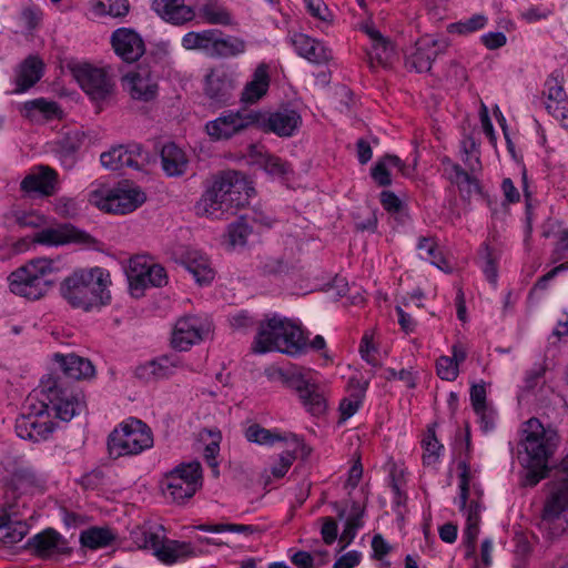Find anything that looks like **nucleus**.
<instances>
[{
	"label": "nucleus",
	"instance_id": "f257e3e1",
	"mask_svg": "<svg viewBox=\"0 0 568 568\" xmlns=\"http://www.w3.org/2000/svg\"><path fill=\"white\" fill-rule=\"evenodd\" d=\"M253 193L254 187L250 185L242 173L223 172L214 179L212 185L196 202V214L217 217L223 213H234L248 203Z\"/></svg>",
	"mask_w": 568,
	"mask_h": 568
},
{
	"label": "nucleus",
	"instance_id": "f03ea898",
	"mask_svg": "<svg viewBox=\"0 0 568 568\" xmlns=\"http://www.w3.org/2000/svg\"><path fill=\"white\" fill-rule=\"evenodd\" d=\"M110 274L106 270L99 266L80 268L63 280L60 292L73 308L91 312L110 303Z\"/></svg>",
	"mask_w": 568,
	"mask_h": 568
},
{
	"label": "nucleus",
	"instance_id": "7ed1b4c3",
	"mask_svg": "<svg viewBox=\"0 0 568 568\" xmlns=\"http://www.w3.org/2000/svg\"><path fill=\"white\" fill-rule=\"evenodd\" d=\"M307 338L302 328L290 318L273 314L258 326L252 348L255 353L280 352L297 356L305 352Z\"/></svg>",
	"mask_w": 568,
	"mask_h": 568
},
{
	"label": "nucleus",
	"instance_id": "20e7f679",
	"mask_svg": "<svg viewBox=\"0 0 568 568\" xmlns=\"http://www.w3.org/2000/svg\"><path fill=\"white\" fill-rule=\"evenodd\" d=\"M24 535H2L0 551L3 557L16 556L28 551L42 560L58 559L72 552L71 540L63 535H33L21 544Z\"/></svg>",
	"mask_w": 568,
	"mask_h": 568
},
{
	"label": "nucleus",
	"instance_id": "39448f33",
	"mask_svg": "<svg viewBox=\"0 0 568 568\" xmlns=\"http://www.w3.org/2000/svg\"><path fill=\"white\" fill-rule=\"evenodd\" d=\"M55 272L54 261L47 257L31 260L9 275V288L16 295L39 300L49 291L52 284L49 276Z\"/></svg>",
	"mask_w": 568,
	"mask_h": 568
},
{
	"label": "nucleus",
	"instance_id": "423d86ee",
	"mask_svg": "<svg viewBox=\"0 0 568 568\" xmlns=\"http://www.w3.org/2000/svg\"><path fill=\"white\" fill-rule=\"evenodd\" d=\"M34 397L49 416L62 422H70L85 407L83 394L58 379L42 382Z\"/></svg>",
	"mask_w": 568,
	"mask_h": 568
},
{
	"label": "nucleus",
	"instance_id": "0eeeda50",
	"mask_svg": "<svg viewBox=\"0 0 568 568\" xmlns=\"http://www.w3.org/2000/svg\"><path fill=\"white\" fill-rule=\"evenodd\" d=\"M558 445L555 429L544 427L537 418H530L524 428L518 459L523 467H546Z\"/></svg>",
	"mask_w": 568,
	"mask_h": 568
},
{
	"label": "nucleus",
	"instance_id": "6e6552de",
	"mask_svg": "<svg viewBox=\"0 0 568 568\" xmlns=\"http://www.w3.org/2000/svg\"><path fill=\"white\" fill-rule=\"evenodd\" d=\"M153 444L151 428L134 417L120 423L108 436V450L113 458L140 455Z\"/></svg>",
	"mask_w": 568,
	"mask_h": 568
},
{
	"label": "nucleus",
	"instance_id": "1a4fd4ad",
	"mask_svg": "<svg viewBox=\"0 0 568 568\" xmlns=\"http://www.w3.org/2000/svg\"><path fill=\"white\" fill-rule=\"evenodd\" d=\"M145 200L144 192L128 181L120 182L114 186H101L90 194L91 203L105 212L115 214L131 213Z\"/></svg>",
	"mask_w": 568,
	"mask_h": 568
},
{
	"label": "nucleus",
	"instance_id": "9d476101",
	"mask_svg": "<svg viewBox=\"0 0 568 568\" xmlns=\"http://www.w3.org/2000/svg\"><path fill=\"white\" fill-rule=\"evenodd\" d=\"M283 384L294 390L307 413L321 416L326 412L327 400L324 390L311 377L310 372L293 368L280 372Z\"/></svg>",
	"mask_w": 568,
	"mask_h": 568
},
{
	"label": "nucleus",
	"instance_id": "9b49d317",
	"mask_svg": "<svg viewBox=\"0 0 568 568\" xmlns=\"http://www.w3.org/2000/svg\"><path fill=\"white\" fill-rule=\"evenodd\" d=\"M202 468L196 460L176 466L165 475L161 483L162 491L168 499L182 503L191 498L201 486Z\"/></svg>",
	"mask_w": 568,
	"mask_h": 568
},
{
	"label": "nucleus",
	"instance_id": "f8f14e48",
	"mask_svg": "<svg viewBox=\"0 0 568 568\" xmlns=\"http://www.w3.org/2000/svg\"><path fill=\"white\" fill-rule=\"evenodd\" d=\"M135 547H129L130 550H152V554L163 564L172 565L179 559L196 556L201 552L191 542L173 540L165 535H136Z\"/></svg>",
	"mask_w": 568,
	"mask_h": 568
},
{
	"label": "nucleus",
	"instance_id": "ddd939ff",
	"mask_svg": "<svg viewBox=\"0 0 568 568\" xmlns=\"http://www.w3.org/2000/svg\"><path fill=\"white\" fill-rule=\"evenodd\" d=\"M263 113L258 111H224L219 118L205 124L206 133L213 140H229L245 129L260 123Z\"/></svg>",
	"mask_w": 568,
	"mask_h": 568
},
{
	"label": "nucleus",
	"instance_id": "4468645a",
	"mask_svg": "<svg viewBox=\"0 0 568 568\" xmlns=\"http://www.w3.org/2000/svg\"><path fill=\"white\" fill-rule=\"evenodd\" d=\"M72 72L80 88L93 102H104L112 97L115 84L104 69L82 63L77 64Z\"/></svg>",
	"mask_w": 568,
	"mask_h": 568
},
{
	"label": "nucleus",
	"instance_id": "2eb2a0df",
	"mask_svg": "<svg viewBox=\"0 0 568 568\" xmlns=\"http://www.w3.org/2000/svg\"><path fill=\"white\" fill-rule=\"evenodd\" d=\"M33 399L34 396L28 398L30 412L18 419L16 432L23 439L41 442L54 432L55 424L51 419L52 416L47 414V409L42 408L38 400L33 403Z\"/></svg>",
	"mask_w": 568,
	"mask_h": 568
},
{
	"label": "nucleus",
	"instance_id": "dca6fc26",
	"mask_svg": "<svg viewBox=\"0 0 568 568\" xmlns=\"http://www.w3.org/2000/svg\"><path fill=\"white\" fill-rule=\"evenodd\" d=\"M122 88L130 98L138 102L150 103L159 95L158 77L151 68L140 64L128 71L121 79Z\"/></svg>",
	"mask_w": 568,
	"mask_h": 568
},
{
	"label": "nucleus",
	"instance_id": "f3484780",
	"mask_svg": "<svg viewBox=\"0 0 568 568\" xmlns=\"http://www.w3.org/2000/svg\"><path fill=\"white\" fill-rule=\"evenodd\" d=\"M211 332V322L200 315L180 317L173 328L171 345L180 352L189 351L201 343Z\"/></svg>",
	"mask_w": 568,
	"mask_h": 568
},
{
	"label": "nucleus",
	"instance_id": "a211bd4d",
	"mask_svg": "<svg viewBox=\"0 0 568 568\" xmlns=\"http://www.w3.org/2000/svg\"><path fill=\"white\" fill-rule=\"evenodd\" d=\"M237 87V75L227 67L211 69L204 79V94L214 104L224 105L233 98Z\"/></svg>",
	"mask_w": 568,
	"mask_h": 568
},
{
	"label": "nucleus",
	"instance_id": "6ab92c4d",
	"mask_svg": "<svg viewBox=\"0 0 568 568\" xmlns=\"http://www.w3.org/2000/svg\"><path fill=\"white\" fill-rule=\"evenodd\" d=\"M128 278L133 291L148 286L161 287L168 283L165 268L160 264L151 263L145 256H135L130 260Z\"/></svg>",
	"mask_w": 568,
	"mask_h": 568
},
{
	"label": "nucleus",
	"instance_id": "aec40b11",
	"mask_svg": "<svg viewBox=\"0 0 568 568\" xmlns=\"http://www.w3.org/2000/svg\"><path fill=\"white\" fill-rule=\"evenodd\" d=\"M100 161L105 169L111 171H120L125 168L141 171L148 163V153L140 144L118 145L103 152Z\"/></svg>",
	"mask_w": 568,
	"mask_h": 568
},
{
	"label": "nucleus",
	"instance_id": "412c9836",
	"mask_svg": "<svg viewBox=\"0 0 568 568\" xmlns=\"http://www.w3.org/2000/svg\"><path fill=\"white\" fill-rule=\"evenodd\" d=\"M114 53L124 62L133 63L145 52V43L141 34L132 28L115 29L110 38Z\"/></svg>",
	"mask_w": 568,
	"mask_h": 568
},
{
	"label": "nucleus",
	"instance_id": "4be33fe9",
	"mask_svg": "<svg viewBox=\"0 0 568 568\" xmlns=\"http://www.w3.org/2000/svg\"><path fill=\"white\" fill-rule=\"evenodd\" d=\"M548 487L541 523L552 524L561 518L568 523V479L551 481Z\"/></svg>",
	"mask_w": 568,
	"mask_h": 568
},
{
	"label": "nucleus",
	"instance_id": "5701e85b",
	"mask_svg": "<svg viewBox=\"0 0 568 568\" xmlns=\"http://www.w3.org/2000/svg\"><path fill=\"white\" fill-rule=\"evenodd\" d=\"M255 125L272 132L281 138L293 136L302 125L301 114L292 108H281L274 112L263 114V119Z\"/></svg>",
	"mask_w": 568,
	"mask_h": 568
},
{
	"label": "nucleus",
	"instance_id": "b1692460",
	"mask_svg": "<svg viewBox=\"0 0 568 568\" xmlns=\"http://www.w3.org/2000/svg\"><path fill=\"white\" fill-rule=\"evenodd\" d=\"M333 511L342 524V532H356L364 528L367 514L364 499H345L331 503Z\"/></svg>",
	"mask_w": 568,
	"mask_h": 568
},
{
	"label": "nucleus",
	"instance_id": "393cba45",
	"mask_svg": "<svg viewBox=\"0 0 568 568\" xmlns=\"http://www.w3.org/2000/svg\"><path fill=\"white\" fill-rule=\"evenodd\" d=\"M447 47L448 42L445 39L423 38L416 43V50L408 58L407 64L416 72H427L432 69V63L437 55Z\"/></svg>",
	"mask_w": 568,
	"mask_h": 568
},
{
	"label": "nucleus",
	"instance_id": "a878e982",
	"mask_svg": "<svg viewBox=\"0 0 568 568\" xmlns=\"http://www.w3.org/2000/svg\"><path fill=\"white\" fill-rule=\"evenodd\" d=\"M45 479L42 475L29 465H23L14 468L6 480L7 494L10 491L12 497L16 495H23L33 493L44 486Z\"/></svg>",
	"mask_w": 568,
	"mask_h": 568
},
{
	"label": "nucleus",
	"instance_id": "bb28decb",
	"mask_svg": "<svg viewBox=\"0 0 568 568\" xmlns=\"http://www.w3.org/2000/svg\"><path fill=\"white\" fill-rule=\"evenodd\" d=\"M442 165L444 168L445 178L458 187L464 200H470L474 195L481 193L479 181L459 164L453 162L449 158H444Z\"/></svg>",
	"mask_w": 568,
	"mask_h": 568
},
{
	"label": "nucleus",
	"instance_id": "cd10ccee",
	"mask_svg": "<svg viewBox=\"0 0 568 568\" xmlns=\"http://www.w3.org/2000/svg\"><path fill=\"white\" fill-rule=\"evenodd\" d=\"M181 366L176 355H163L141 364L135 369V376L144 382H154L172 376Z\"/></svg>",
	"mask_w": 568,
	"mask_h": 568
},
{
	"label": "nucleus",
	"instance_id": "c85d7f7f",
	"mask_svg": "<svg viewBox=\"0 0 568 568\" xmlns=\"http://www.w3.org/2000/svg\"><path fill=\"white\" fill-rule=\"evenodd\" d=\"M153 10L165 22L183 26L196 17L195 9L185 0H153Z\"/></svg>",
	"mask_w": 568,
	"mask_h": 568
},
{
	"label": "nucleus",
	"instance_id": "c756f323",
	"mask_svg": "<svg viewBox=\"0 0 568 568\" xmlns=\"http://www.w3.org/2000/svg\"><path fill=\"white\" fill-rule=\"evenodd\" d=\"M244 435L247 442L262 446H273L276 443L285 442L290 446L301 447L303 450L306 448L295 434H283L277 429H267L258 424L246 427Z\"/></svg>",
	"mask_w": 568,
	"mask_h": 568
},
{
	"label": "nucleus",
	"instance_id": "7c9ffc66",
	"mask_svg": "<svg viewBox=\"0 0 568 568\" xmlns=\"http://www.w3.org/2000/svg\"><path fill=\"white\" fill-rule=\"evenodd\" d=\"M180 263L192 274L199 285L210 284L215 276L209 257L200 251H185L180 258Z\"/></svg>",
	"mask_w": 568,
	"mask_h": 568
},
{
	"label": "nucleus",
	"instance_id": "2f4dec72",
	"mask_svg": "<svg viewBox=\"0 0 568 568\" xmlns=\"http://www.w3.org/2000/svg\"><path fill=\"white\" fill-rule=\"evenodd\" d=\"M55 180L57 174L52 169L38 166L21 181L20 187L28 194L49 196L54 192Z\"/></svg>",
	"mask_w": 568,
	"mask_h": 568
},
{
	"label": "nucleus",
	"instance_id": "473e14b6",
	"mask_svg": "<svg viewBox=\"0 0 568 568\" xmlns=\"http://www.w3.org/2000/svg\"><path fill=\"white\" fill-rule=\"evenodd\" d=\"M292 44L298 55L313 63H326L332 59V50L322 41L313 39L304 33H296L292 37Z\"/></svg>",
	"mask_w": 568,
	"mask_h": 568
},
{
	"label": "nucleus",
	"instance_id": "72a5a7b5",
	"mask_svg": "<svg viewBox=\"0 0 568 568\" xmlns=\"http://www.w3.org/2000/svg\"><path fill=\"white\" fill-rule=\"evenodd\" d=\"M270 73L266 63H260L252 74V79L246 82L241 92V102L244 104H254L263 99L270 88Z\"/></svg>",
	"mask_w": 568,
	"mask_h": 568
},
{
	"label": "nucleus",
	"instance_id": "f704fd0d",
	"mask_svg": "<svg viewBox=\"0 0 568 568\" xmlns=\"http://www.w3.org/2000/svg\"><path fill=\"white\" fill-rule=\"evenodd\" d=\"M53 361L59 365L63 374L71 379H87L95 374L94 366L88 358L73 353L67 355L55 353Z\"/></svg>",
	"mask_w": 568,
	"mask_h": 568
},
{
	"label": "nucleus",
	"instance_id": "c9c22d12",
	"mask_svg": "<svg viewBox=\"0 0 568 568\" xmlns=\"http://www.w3.org/2000/svg\"><path fill=\"white\" fill-rule=\"evenodd\" d=\"M388 481L393 491V501L397 508H400L406 500V484H407V470L402 464L389 462L387 464ZM397 529H403L402 521L404 517L400 509H397Z\"/></svg>",
	"mask_w": 568,
	"mask_h": 568
},
{
	"label": "nucleus",
	"instance_id": "e433bc0d",
	"mask_svg": "<svg viewBox=\"0 0 568 568\" xmlns=\"http://www.w3.org/2000/svg\"><path fill=\"white\" fill-rule=\"evenodd\" d=\"M6 498L7 500L0 506V530L28 532L32 527L24 517L20 505L17 501L10 500L8 495Z\"/></svg>",
	"mask_w": 568,
	"mask_h": 568
},
{
	"label": "nucleus",
	"instance_id": "4c0bfd02",
	"mask_svg": "<svg viewBox=\"0 0 568 568\" xmlns=\"http://www.w3.org/2000/svg\"><path fill=\"white\" fill-rule=\"evenodd\" d=\"M216 37H220L219 29H206L202 31H190L182 37L181 44L185 50L199 51L207 58H213Z\"/></svg>",
	"mask_w": 568,
	"mask_h": 568
},
{
	"label": "nucleus",
	"instance_id": "58836bf2",
	"mask_svg": "<svg viewBox=\"0 0 568 568\" xmlns=\"http://www.w3.org/2000/svg\"><path fill=\"white\" fill-rule=\"evenodd\" d=\"M161 164L168 176L175 178L185 174L189 168V159L181 148L170 142L162 146Z\"/></svg>",
	"mask_w": 568,
	"mask_h": 568
},
{
	"label": "nucleus",
	"instance_id": "ea45409f",
	"mask_svg": "<svg viewBox=\"0 0 568 568\" xmlns=\"http://www.w3.org/2000/svg\"><path fill=\"white\" fill-rule=\"evenodd\" d=\"M78 230L71 224L44 227L34 234L33 241L48 246H59L78 241Z\"/></svg>",
	"mask_w": 568,
	"mask_h": 568
},
{
	"label": "nucleus",
	"instance_id": "a19ab883",
	"mask_svg": "<svg viewBox=\"0 0 568 568\" xmlns=\"http://www.w3.org/2000/svg\"><path fill=\"white\" fill-rule=\"evenodd\" d=\"M43 63L37 57L27 58L20 65L16 83V93H23L32 88L42 77Z\"/></svg>",
	"mask_w": 568,
	"mask_h": 568
},
{
	"label": "nucleus",
	"instance_id": "79ce46f5",
	"mask_svg": "<svg viewBox=\"0 0 568 568\" xmlns=\"http://www.w3.org/2000/svg\"><path fill=\"white\" fill-rule=\"evenodd\" d=\"M24 115L31 121H48L60 119L62 111L58 103L43 98L27 101L23 105Z\"/></svg>",
	"mask_w": 568,
	"mask_h": 568
},
{
	"label": "nucleus",
	"instance_id": "37998d69",
	"mask_svg": "<svg viewBox=\"0 0 568 568\" xmlns=\"http://www.w3.org/2000/svg\"><path fill=\"white\" fill-rule=\"evenodd\" d=\"M246 41L234 36H225L220 30V37H216L215 49L212 59L236 58L246 51Z\"/></svg>",
	"mask_w": 568,
	"mask_h": 568
},
{
	"label": "nucleus",
	"instance_id": "c03bdc74",
	"mask_svg": "<svg viewBox=\"0 0 568 568\" xmlns=\"http://www.w3.org/2000/svg\"><path fill=\"white\" fill-rule=\"evenodd\" d=\"M389 168H396L404 173L405 164L397 155L387 154L379 159L371 171L373 180L379 186H388L392 184Z\"/></svg>",
	"mask_w": 568,
	"mask_h": 568
},
{
	"label": "nucleus",
	"instance_id": "a18cd8bd",
	"mask_svg": "<svg viewBox=\"0 0 568 568\" xmlns=\"http://www.w3.org/2000/svg\"><path fill=\"white\" fill-rule=\"evenodd\" d=\"M199 17L210 24L230 26L233 21L231 12L215 0H206L199 8Z\"/></svg>",
	"mask_w": 568,
	"mask_h": 568
},
{
	"label": "nucleus",
	"instance_id": "49530a36",
	"mask_svg": "<svg viewBox=\"0 0 568 568\" xmlns=\"http://www.w3.org/2000/svg\"><path fill=\"white\" fill-rule=\"evenodd\" d=\"M128 0H95L91 3V12L94 17L122 18L129 12Z\"/></svg>",
	"mask_w": 568,
	"mask_h": 568
},
{
	"label": "nucleus",
	"instance_id": "de8ad7c7",
	"mask_svg": "<svg viewBox=\"0 0 568 568\" xmlns=\"http://www.w3.org/2000/svg\"><path fill=\"white\" fill-rule=\"evenodd\" d=\"M478 258L486 280L490 284L496 285L498 278V257L495 251L487 243H483L478 252Z\"/></svg>",
	"mask_w": 568,
	"mask_h": 568
},
{
	"label": "nucleus",
	"instance_id": "09e8293b",
	"mask_svg": "<svg viewBox=\"0 0 568 568\" xmlns=\"http://www.w3.org/2000/svg\"><path fill=\"white\" fill-rule=\"evenodd\" d=\"M537 542L536 535H514L513 554L514 562L528 565L532 556L535 545Z\"/></svg>",
	"mask_w": 568,
	"mask_h": 568
},
{
	"label": "nucleus",
	"instance_id": "8fccbe9b",
	"mask_svg": "<svg viewBox=\"0 0 568 568\" xmlns=\"http://www.w3.org/2000/svg\"><path fill=\"white\" fill-rule=\"evenodd\" d=\"M250 154L256 159V163L270 174L282 175L286 173L285 163L277 156L264 151L263 146H251Z\"/></svg>",
	"mask_w": 568,
	"mask_h": 568
},
{
	"label": "nucleus",
	"instance_id": "3c124183",
	"mask_svg": "<svg viewBox=\"0 0 568 568\" xmlns=\"http://www.w3.org/2000/svg\"><path fill=\"white\" fill-rule=\"evenodd\" d=\"M417 250L420 258L428 261L440 270H444L445 266L448 267L446 260L434 240L427 237L420 239L417 244Z\"/></svg>",
	"mask_w": 568,
	"mask_h": 568
},
{
	"label": "nucleus",
	"instance_id": "603ef678",
	"mask_svg": "<svg viewBox=\"0 0 568 568\" xmlns=\"http://www.w3.org/2000/svg\"><path fill=\"white\" fill-rule=\"evenodd\" d=\"M422 446L424 448L423 453V463L426 466H434L438 463L439 457L444 450V446L439 443V440L435 436V432L433 428H428L427 434L422 440Z\"/></svg>",
	"mask_w": 568,
	"mask_h": 568
},
{
	"label": "nucleus",
	"instance_id": "864d4df0",
	"mask_svg": "<svg viewBox=\"0 0 568 568\" xmlns=\"http://www.w3.org/2000/svg\"><path fill=\"white\" fill-rule=\"evenodd\" d=\"M10 220L20 227L31 229H40L47 223L45 216L34 210H13Z\"/></svg>",
	"mask_w": 568,
	"mask_h": 568
},
{
	"label": "nucleus",
	"instance_id": "5fc2aeb1",
	"mask_svg": "<svg viewBox=\"0 0 568 568\" xmlns=\"http://www.w3.org/2000/svg\"><path fill=\"white\" fill-rule=\"evenodd\" d=\"M194 529L202 530L204 532H262L263 529L256 525H242V524H203L194 526Z\"/></svg>",
	"mask_w": 568,
	"mask_h": 568
},
{
	"label": "nucleus",
	"instance_id": "6e6d98bb",
	"mask_svg": "<svg viewBox=\"0 0 568 568\" xmlns=\"http://www.w3.org/2000/svg\"><path fill=\"white\" fill-rule=\"evenodd\" d=\"M487 17L484 14H474L470 18L450 23L447 27L448 32L458 34H469L481 30L487 24Z\"/></svg>",
	"mask_w": 568,
	"mask_h": 568
},
{
	"label": "nucleus",
	"instance_id": "4d7b16f0",
	"mask_svg": "<svg viewBox=\"0 0 568 568\" xmlns=\"http://www.w3.org/2000/svg\"><path fill=\"white\" fill-rule=\"evenodd\" d=\"M394 54V48L392 43L386 39L377 40L372 43L368 57L371 62L376 61L379 65H386Z\"/></svg>",
	"mask_w": 568,
	"mask_h": 568
},
{
	"label": "nucleus",
	"instance_id": "13d9d810",
	"mask_svg": "<svg viewBox=\"0 0 568 568\" xmlns=\"http://www.w3.org/2000/svg\"><path fill=\"white\" fill-rule=\"evenodd\" d=\"M547 365L545 362L534 364V366L525 373L523 388L526 392H532L539 385L545 383V374Z\"/></svg>",
	"mask_w": 568,
	"mask_h": 568
},
{
	"label": "nucleus",
	"instance_id": "bf43d9fd",
	"mask_svg": "<svg viewBox=\"0 0 568 568\" xmlns=\"http://www.w3.org/2000/svg\"><path fill=\"white\" fill-rule=\"evenodd\" d=\"M251 233L252 230L243 216H241L239 221L232 223L229 227V237L233 246L245 245Z\"/></svg>",
	"mask_w": 568,
	"mask_h": 568
},
{
	"label": "nucleus",
	"instance_id": "052dcab7",
	"mask_svg": "<svg viewBox=\"0 0 568 568\" xmlns=\"http://www.w3.org/2000/svg\"><path fill=\"white\" fill-rule=\"evenodd\" d=\"M68 529H80V532H110L108 527L88 526L84 527L85 518L75 513H65L63 517Z\"/></svg>",
	"mask_w": 568,
	"mask_h": 568
},
{
	"label": "nucleus",
	"instance_id": "680f3d73",
	"mask_svg": "<svg viewBox=\"0 0 568 568\" xmlns=\"http://www.w3.org/2000/svg\"><path fill=\"white\" fill-rule=\"evenodd\" d=\"M546 108L550 104H558L567 100L562 85L555 78H549L545 82Z\"/></svg>",
	"mask_w": 568,
	"mask_h": 568
},
{
	"label": "nucleus",
	"instance_id": "e2e57ef3",
	"mask_svg": "<svg viewBox=\"0 0 568 568\" xmlns=\"http://www.w3.org/2000/svg\"><path fill=\"white\" fill-rule=\"evenodd\" d=\"M436 372L439 378L453 382L458 377L459 367L449 356H440L436 361Z\"/></svg>",
	"mask_w": 568,
	"mask_h": 568
},
{
	"label": "nucleus",
	"instance_id": "0e129e2a",
	"mask_svg": "<svg viewBox=\"0 0 568 568\" xmlns=\"http://www.w3.org/2000/svg\"><path fill=\"white\" fill-rule=\"evenodd\" d=\"M292 447H293V450H286L284 453H282L281 455H278L277 462L271 467V474L273 477L282 478L285 476V474L291 468L293 462L296 458L295 452L298 448V447H294V446H292Z\"/></svg>",
	"mask_w": 568,
	"mask_h": 568
},
{
	"label": "nucleus",
	"instance_id": "69168bd1",
	"mask_svg": "<svg viewBox=\"0 0 568 568\" xmlns=\"http://www.w3.org/2000/svg\"><path fill=\"white\" fill-rule=\"evenodd\" d=\"M116 535H80L82 547L92 550L110 546L115 540Z\"/></svg>",
	"mask_w": 568,
	"mask_h": 568
},
{
	"label": "nucleus",
	"instance_id": "338daca9",
	"mask_svg": "<svg viewBox=\"0 0 568 568\" xmlns=\"http://www.w3.org/2000/svg\"><path fill=\"white\" fill-rule=\"evenodd\" d=\"M229 323L232 328L247 331L255 324L254 317L246 310H241L229 315Z\"/></svg>",
	"mask_w": 568,
	"mask_h": 568
},
{
	"label": "nucleus",
	"instance_id": "774afa93",
	"mask_svg": "<svg viewBox=\"0 0 568 568\" xmlns=\"http://www.w3.org/2000/svg\"><path fill=\"white\" fill-rule=\"evenodd\" d=\"M307 12L324 22L329 21L331 12L323 0H304Z\"/></svg>",
	"mask_w": 568,
	"mask_h": 568
}]
</instances>
